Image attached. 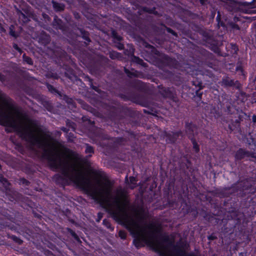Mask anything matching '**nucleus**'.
<instances>
[{
    "label": "nucleus",
    "mask_w": 256,
    "mask_h": 256,
    "mask_svg": "<svg viewBox=\"0 0 256 256\" xmlns=\"http://www.w3.org/2000/svg\"><path fill=\"white\" fill-rule=\"evenodd\" d=\"M252 6L250 2H238L234 0H230L224 4V7L230 12L240 11L246 12V8Z\"/></svg>",
    "instance_id": "f257e3e1"
},
{
    "label": "nucleus",
    "mask_w": 256,
    "mask_h": 256,
    "mask_svg": "<svg viewBox=\"0 0 256 256\" xmlns=\"http://www.w3.org/2000/svg\"><path fill=\"white\" fill-rule=\"evenodd\" d=\"M221 86L224 87H234L240 89L241 85L238 80L230 79L228 76L224 77L220 82Z\"/></svg>",
    "instance_id": "f03ea898"
},
{
    "label": "nucleus",
    "mask_w": 256,
    "mask_h": 256,
    "mask_svg": "<svg viewBox=\"0 0 256 256\" xmlns=\"http://www.w3.org/2000/svg\"><path fill=\"white\" fill-rule=\"evenodd\" d=\"M246 157L256 158V152L246 150L242 148H240L236 152L235 158L237 160H241Z\"/></svg>",
    "instance_id": "7ed1b4c3"
},
{
    "label": "nucleus",
    "mask_w": 256,
    "mask_h": 256,
    "mask_svg": "<svg viewBox=\"0 0 256 256\" xmlns=\"http://www.w3.org/2000/svg\"><path fill=\"white\" fill-rule=\"evenodd\" d=\"M186 131L190 139H191V138H196L198 134L196 127L191 123L188 122L186 124Z\"/></svg>",
    "instance_id": "20e7f679"
},
{
    "label": "nucleus",
    "mask_w": 256,
    "mask_h": 256,
    "mask_svg": "<svg viewBox=\"0 0 256 256\" xmlns=\"http://www.w3.org/2000/svg\"><path fill=\"white\" fill-rule=\"evenodd\" d=\"M204 40L211 44H215L216 42L212 32H202Z\"/></svg>",
    "instance_id": "39448f33"
},
{
    "label": "nucleus",
    "mask_w": 256,
    "mask_h": 256,
    "mask_svg": "<svg viewBox=\"0 0 256 256\" xmlns=\"http://www.w3.org/2000/svg\"><path fill=\"white\" fill-rule=\"evenodd\" d=\"M16 12L18 16V20L20 24H26L30 21L28 16L17 8H16Z\"/></svg>",
    "instance_id": "423d86ee"
},
{
    "label": "nucleus",
    "mask_w": 256,
    "mask_h": 256,
    "mask_svg": "<svg viewBox=\"0 0 256 256\" xmlns=\"http://www.w3.org/2000/svg\"><path fill=\"white\" fill-rule=\"evenodd\" d=\"M180 135L179 132H173L166 134V141L169 143H174Z\"/></svg>",
    "instance_id": "0eeeda50"
},
{
    "label": "nucleus",
    "mask_w": 256,
    "mask_h": 256,
    "mask_svg": "<svg viewBox=\"0 0 256 256\" xmlns=\"http://www.w3.org/2000/svg\"><path fill=\"white\" fill-rule=\"evenodd\" d=\"M52 7L56 12H63L65 8V4L62 3H59L56 1L52 2Z\"/></svg>",
    "instance_id": "6e6552de"
},
{
    "label": "nucleus",
    "mask_w": 256,
    "mask_h": 256,
    "mask_svg": "<svg viewBox=\"0 0 256 256\" xmlns=\"http://www.w3.org/2000/svg\"><path fill=\"white\" fill-rule=\"evenodd\" d=\"M132 70L133 72H130L128 69L124 68V72L130 78H132V76L140 78L142 76V72H138L134 70Z\"/></svg>",
    "instance_id": "1a4fd4ad"
},
{
    "label": "nucleus",
    "mask_w": 256,
    "mask_h": 256,
    "mask_svg": "<svg viewBox=\"0 0 256 256\" xmlns=\"http://www.w3.org/2000/svg\"><path fill=\"white\" fill-rule=\"evenodd\" d=\"M80 32V35L82 38L86 42L84 43L87 45L89 42H91V40L89 37V33L88 32L86 31L85 30L82 28H78Z\"/></svg>",
    "instance_id": "9d476101"
},
{
    "label": "nucleus",
    "mask_w": 256,
    "mask_h": 256,
    "mask_svg": "<svg viewBox=\"0 0 256 256\" xmlns=\"http://www.w3.org/2000/svg\"><path fill=\"white\" fill-rule=\"evenodd\" d=\"M53 25L56 26V28L60 30H64V28L62 21L60 19L58 18L56 16L53 22Z\"/></svg>",
    "instance_id": "9b49d317"
},
{
    "label": "nucleus",
    "mask_w": 256,
    "mask_h": 256,
    "mask_svg": "<svg viewBox=\"0 0 256 256\" xmlns=\"http://www.w3.org/2000/svg\"><path fill=\"white\" fill-rule=\"evenodd\" d=\"M132 60L133 62L139 64L144 67L147 66L146 64L142 60L136 56H133L132 58Z\"/></svg>",
    "instance_id": "f8f14e48"
},
{
    "label": "nucleus",
    "mask_w": 256,
    "mask_h": 256,
    "mask_svg": "<svg viewBox=\"0 0 256 256\" xmlns=\"http://www.w3.org/2000/svg\"><path fill=\"white\" fill-rule=\"evenodd\" d=\"M126 181H128V184H130V188L132 189L134 188L136 186V178L134 176H130V182H128L127 177L126 178Z\"/></svg>",
    "instance_id": "ddd939ff"
},
{
    "label": "nucleus",
    "mask_w": 256,
    "mask_h": 256,
    "mask_svg": "<svg viewBox=\"0 0 256 256\" xmlns=\"http://www.w3.org/2000/svg\"><path fill=\"white\" fill-rule=\"evenodd\" d=\"M0 182L2 184L3 186L6 190H8L9 188L8 187L10 185V183L8 182L6 178L2 176H0Z\"/></svg>",
    "instance_id": "4468645a"
},
{
    "label": "nucleus",
    "mask_w": 256,
    "mask_h": 256,
    "mask_svg": "<svg viewBox=\"0 0 256 256\" xmlns=\"http://www.w3.org/2000/svg\"><path fill=\"white\" fill-rule=\"evenodd\" d=\"M110 57L113 60L116 58H122V55L120 53L116 52H110Z\"/></svg>",
    "instance_id": "2eb2a0df"
},
{
    "label": "nucleus",
    "mask_w": 256,
    "mask_h": 256,
    "mask_svg": "<svg viewBox=\"0 0 256 256\" xmlns=\"http://www.w3.org/2000/svg\"><path fill=\"white\" fill-rule=\"evenodd\" d=\"M190 140L193 144V148L195 150V151L196 152H199L200 149H199V146L196 142V138H191Z\"/></svg>",
    "instance_id": "dca6fc26"
},
{
    "label": "nucleus",
    "mask_w": 256,
    "mask_h": 256,
    "mask_svg": "<svg viewBox=\"0 0 256 256\" xmlns=\"http://www.w3.org/2000/svg\"><path fill=\"white\" fill-rule=\"evenodd\" d=\"M86 148L85 150V152L86 154H90L88 156L90 157L92 156V154L94 152V148L88 144H86Z\"/></svg>",
    "instance_id": "f3484780"
},
{
    "label": "nucleus",
    "mask_w": 256,
    "mask_h": 256,
    "mask_svg": "<svg viewBox=\"0 0 256 256\" xmlns=\"http://www.w3.org/2000/svg\"><path fill=\"white\" fill-rule=\"evenodd\" d=\"M46 77L48 78H52L54 79H58L59 78V76L56 73L52 72H47L46 74Z\"/></svg>",
    "instance_id": "a211bd4d"
},
{
    "label": "nucleus",
    "mask_w": 256,
    "mask_h": 256,
    "mask_svg": "<svg viewBox=\"0 0 256 256\" xmlns=\"http://www.w3.org/2000/svg\"><path fill=\"white\" fill-rule=\"evenodd\" d=\"M22 58L24 62H26L28 64L30 65L33 64V62L32 58L26 55V54H24L22 56Z\"/></svg>",
    "instance_id": "6ab92c4d"
},
{
    "label": "nucleus",
    "mask_w": 256,
    "mask_h": 256,
    "mask_svg": "<svg viewBox=\"0 0 256 256\" xmlns=\"http://www.w3.org/2000/svg\"><path fill=\"white\" fill-rule=\"evenodd\" d=\"M112 38L114 40H117L118 42L121 41L122 39V37H121L120 36H119L118 34V33L114 30L112 31Z\"/></svg>",
    "instance_id": "aec40b11"
},
{
    "label": "nucleus",
    "mask_w": 256,
    "mask_h": 256,
    "mask_svg": "<svg viewBox=\"0 0 256 256\" xmlns=\"http://www.w3.org/2000/svg\"><path fill=\"white\" fill-rule=\"evenodd\" d=\"M9 30H10L9 34L11 36H12L15 38H17L18 36L16 34V32L14 30V26L13 25H11L10 26Z\"/></svg>",
    "instance_id": "412c9836"
},
{
    "label": "nucleus",
    "mask_w": 256,
    "mask_h": 256,
    "mask_svg": "<svg viewBox=\"0 0 256 256\" xmlns=\"http://www.w3.org/2000/svg\"><path fill=\"white\" fill-rule=\"evenodd\" d=\"M66 125L69 128H72L74 130H75L76 124L74 122L70 121V120H66Z\"/></svg>",
    "instance_id": "4be33fe9"
},
{
    "label": "nucleus",
    "mask_w": 256,
    "mask_h": 256,
    "mask_svg": "<svg viewBox=\"0 0 256 256\" xmlns=\"http://www.w3.org/2000/svg\"><path fill=\"white\" fill-rule=\"evenodd\" d=\"M193 85L195 86L196 87H198L199 90L202 89L203 86H202V83L198 80L193 81L192 82Z\"/></svg>",
    "instance_id": "5701e85b"
},
{
    "label": "nucleus",
    "mask_w": 256,
    "mask_h": 256,
    "mask_svg": "<svg viewBox=\"0 0 256 256\" xmlns=\"http://www.w3.org/2000/svg\"><path fill=\"white\" fill-rule=\"evenodd\" d=\"M229 25H230V27L232 29L237 30H240V27L238 26V24L234 23L233 22H230L229 23Z\"/></svg>",
    "instance_id": "b1692460"
},
{
    "label": "nucleus",
    "mask_w": 256,
    "mask_h": 256,
    "mask_svg": "<svg viewBox=\"0 0 256 256\" xmlns=\"http://www.w3.org/2000/svg\"><path fill=\"white\" fill-rule=\"evenodd\" d=\"M47 88H48V90L50 91H51L52 92H55L58 93V91L52 86L50 84H47Z\"/></svg>",
    "instance_id": "393cba45"
},
{
    "label": "nucleus",
    "mask_w": 256,
    "mask_h": 256,
    "mask_svg": "<svg viewBox=\"0 0 256 256\" xmlns=\"http://www.w3.org/2000/svg\"><path fill=\"white\" fill-rule=\"evenodd\" d=\"M120 237L122 239H125L126 236V232L124 230H120L118 232Z\"/></svg>",
    "instance_id": "a878e982"
},
{
    "label": "nucleus",
    "mask_w": 256,
    "mask_h": 256,
    "mask_svg": "<svg viewBox=\"0 0 256 256\" xmlns=\"http://www.w3.org/2000/svg\"><path fill=\"white\" fill-rule=\"evenodd\" d=\"M64 99L66 100V102L69 104H72V102H73V100L71 98H68L67 96L66 95H64Z\"/></svg>",
    "instance_id": "bb28decb"
},
{
    "label": "nucleus",
    "mask_w": 256,
    "mask_h": 256,
    "mask_svg": "<svg viewBox=\"0 0 256 256\" xmlns=\"http://www.w3.org/2000/svg\"><path fill=\"white\" fill-rule=\"evenodd\" d=\"M20 182L26 186H28L30 184V182L25 179L24 178H20Z\"/></svg>",
    "instance_id": "cd10ccee"
},
{
    "label": "nucleus",
    "mask_w": 256,
    "mask_h": 256,
    "mask_svg": "<svg viewBox=\"0 0 256 256\" xmlns=\"http://www.w3.org/2000/svg\"><path fill=\"white\" fill-rule=\"evenodd\" d=\"M12 238L14 242H16L18 244H21L22 242V240H21L20 238H18L16 236H12Z\"/></svg>",
    "instance_id": "c85d7f7f"
},
{
    "label": "nucleus",
    "mask_w": 256,
    "mask_h": 256,
    "mask_svg": "<svg viewBox=\"0 0 256 256\" xmlns=\"http://www.w3.org/2000/svg\"><path fill=\"white\" fill-rule=\"evenodd\" d=\"M166 30L168 32L172 34V35L174 36H178L177 34L170 28L166 27Z\"/></svg>",
    "instance_id": "c756f323"
},
{
    "label": "nucleus",
    "mask_w": 256,
    "mask_h": 256,
    "mask_svg": "<svg viewBox=\"0 0 256 256\" xmlns=\"http://www.w3.org/2000/svg\"><path fill=\"white\" fill-rule=\"evenodd\" d=\"M94 175L100 178L102 176V172L100 171H94L92 172Z\"/></svg>",
    "instance_id": "7c9ffc66"
},
{
    "label": "nucleus",
    "mask_w": 256,
    "mask_h": 256,
    "mask_svg": "<svg viewBox=\"0 0 256 256\" xmlns=\"http://www.w3.org/2000/svg\"><path fill=\"white\" fill-rule=\"evenodd\" d=\"M13 48L17 50L19 52H20V54H22V50L21 48H20L18 46L17 44H13Z\"/></svg>",
    "instance_id": "2f4dec72"
},
{
    "label": "nucleus",
    "mask_w": 256,
    "mask_h": 256,
    "mask_svg": "<svg viewBox=\"0 0 256 256\" xmlns=\"http://www.w3.org/2000/svg\"><path fill=\"white\" fill-rule=\"evenodd\" d=\"M29 16H30L36 22H38V19L37 18V16L36 15H35L33 14H29Z\"/></svg>",
    "instance_id": "473e14b6"
},
{
    "label": "nucleus",
    "mask_w": 256,
    "mask_h": 256,
    "mask_svg": "<svg viewBox=\"0 0 256 256\" xmlns=\"http://www.w3.org/2000/svg\"><path fill=\"white\" fill-rule=\"evenodd\" d=\"M103 223L106 226L111 230H112V228H111L110 227V224L109 223V222L106 220H103Z\"/></svg>",
    "instance_id": "72a5a7b5"
},
{
    "label": "nucleus",
    "mask_w": 256,
    "mask_h": 256,
    "mask_svg": "<svg viewBox=\"0 0 256 256\" xmlns=\"http://www.w3.org/2000/svg\"><path fill=\"white\" fill-rule=\"evenodd\" d=\"M116 47L119 49V50H123L124 48V46L123 44L120 43V42H118L117 44H116Z\"/></svg>",
    "instance_id": "f704fd0d"
},
{
    "label": "nucleus",
    "mask_w": 256,
    "mask_h": 256,
    "mask_svg": "<svg viewBox=\"0 0 256 256\" xmlns=\"http://www.w3.org/2000/svg\"><path fill=\"white\" fill-rule=\"evenodd\" d=\"M68 140L70 141H72L73 138H74V134H72V132H70L68 134Z\"/></svg>",
    "instance_id": "c9c22d12"
},
{
    "label": "nucleus",
    "mask_w": 256,
    "mask_h": 256,
    "mask_svg": "<svg viewBox=\"0 0 256 256\" xmlns=\"http://www.w3.org/2000/svg\"><path fill=\"white\" fill-rule=\"evenodd\" d=\"M6 80V76L2 73L0 72V81L2 82H4Z\"/></svg>",
    "instance_id": "e433bc0d"
},
{
    "label": "nucleus",
    "mask_w": 256,
    "mask_h": 256,
    "mask_svg": "<svg viewBox=\"0 0 256 256\" xmlns=\"http://www.w3.org/2000/svg\"><path fill=\"white\" fill-rule=\"evenodd\" d=\"M232 48L234 51V52H236L238 50V48L237 46L234 44H232Z\"/></svg>",
    "instance_id": "4c0bfd02"
},
{
    "label": "nucleus",
    "mask_w": 256,
    "mask_h": 256,
    "mask_svg": "<svg viewBox=\"0 0 256 256\" xmlns=\"http://www.w3.org/2000/svg\"><path fill=\"white\" fill-rule=\"evenodd\" d=\"M42 17L46 19V20H50V16L46 14H44V13H43L42 14Z\"/></svg>",
    "instance_id": "58836bf2"
},
{
    "label": "nucleus",
    "mask_w": 256,
    "mask_h": 256,
    "mask_svg": "<svg viewBox=\"0 0 256 256\" xmlns=\"http://www.w3.org/2000/svg\"><path fill=\"white\" fill-rule=\"evenodd\" d=\"M200 90H199V88H198V90H196V95L198 97H199L200 98H201V96H202V93L200 92Z\"/></svg>",
    "instance_id": "ea45409f"
},
{
    "label": "nucleus",
    "mask_w": 256,
    "mask_h": 256,
    "mask_svg": "<svg viewBox=\"0 0 256 256\" xmlns=\"http://www.w3.org/2000/svg\"><path fill=\"white\" fill-rule=\"evenodd\" d=\"M87 78H88V80L90 82V84H90V88H92V87H93L94 86L93 84H92V80L90 78H89V77H87Z\"/></svg>",
    "instance_id": "a19ab883"
},
{
    "label": "nucleus",
    "mask_w": 256,
    "mask_h": 256,
    "mask_svg": "<svg viewBox=\"0 0 256 256\" xmlns=\"http://www.w3.org/2000/svg\"><path fill=\"white\" fill-rule=\"evenodd\" d=\"M60 130H62L64 132H66V133L68 132V131L69 130L67 128H64V127H62L60 128Z\"/></svg>",
    "instance_id": "79ce46f5"
},
{
    "label": "nucleus",
    "mask_w": 256,
    "mask_h": 256,
    "mask_svg": "<svg viewBox=\"0 0 256 256\" xmlns=\"http://www.w3.org/2000/svg\"><path fill=\"white\" fill-rule=\"evenodd\" d=\"M92 88L95 91L97 92H99V88L97 86H94L93 87H92Z\"/></svg>",
    "instance_id": "37998d69"
},
{
    "label": "nucleus",
    "mask_w": 256,
    "mask_h": 256,
    "mask_svg": "<svg viewBox=\"0 0 256 256\" xmlns=\"http://www.w3.org/2000/svg\"><path fill=\"white\" fill-rule=\"evenodd\" d=\"M92 88L95 91L97 92H99V88L97 86H94L93 87H92Z\"/></svg>",
    "instance_id": "c03bdc74"
},
{
    "label": "nucleus",
    "mask_w": 256,
    "mask_h": 256,
    "mask_svg": "<svg viewBox=\"0 0 256 256\" xmlns=\"http://www.w3.org/2000/svg\"><path fill=\"white\" fill-rule=\"evenodd\" d=\"M252 122L256 123V115H254L252 117Z\"/></svg>",
    "instance_id": "a18cd8bd"
},
{
    "label": "nucleus",
    "mask_w": 256,
    "mask_h": 256,
    "mask_svg": "<svg viewBox=\"0 0 256 256\" xmlns=\"http://www.w3.org/2000/svg\"><path fill=\"white\" fill-rule=\"evenodd\" d=\"M162 58L165 59L166 60H168V57L164 54L162 56Z\"/></svg>",
    "instance_id": "49530a36"
},
{
    "label": "nucleus",
    "mask_w": 256,
    "mask_h": 256,
    "mask_svg": "<svg viewBox=\"0 0 256 256\" xmlns=\"http://www.w3.org/2000/svg\"><path fill=\"white\" fill-rule=\"evenodd\" d=\"M235 122L238 124V126H239V124L240 122V119H238L235 120Z\"/></svg>",
    "instance_id": "de8ad7c7"
},
{
    "label": "nucleus",
    "mask_w": 256,
    "mask_h": 256,
    "mask_svg": "<svg viewBox=\"0 0 256 256\" xmlns=\"http://www.w3.org/2000/svg\"><path fill=\"white\" fill-rule=\"evenodd\" d=\"M220 20V12H218V16H217V17H216V20H217L218 21H219V20Z\"/></svg>",
    "instance_id": "09e8293b"
},
{
    "label": "nucleus",
    "mask_w": 256,
    "mask_h": 256,
    "mask_svg": "<svg viewBox=\"0 0 256 256\" xmlns=\"http://www.w3.org/2000/svg\"><path fill=\"white\" fill-rule=\"evenodd\" d=\"M236 71L242 70V68H240V67L238 66V67L236 68Z\"/></svg>",
    "instance_id": "8fccbe9b"
},
{
    "label": "nucleus",
    "mask_w": 256,
    "mask_h": 256,
    "mask_svg": "<svg viewBox=\"0 0 256 256\" xmlns=\"http://www.w3.org/2000/svg\"><path fill=\"white\" fill-rule=\"evenodd\" d=\"M168 236L164 238V242H168Z\"/></svg>",
    "instance_id": "3c124183"
},
{
    "label": "nucleus",
    "mask_w": 256,
    "mask_h": 256,
    "mask_svg": "<svg viewBox=\"0 0 256 256\" xmlns=\"http://www.w3.org/2000/svg\"><path fill=\"white\" fill-rule=\"evenodd\" d=\"M155 54H158H158H159L160 52H159L156 51V53H155Z\"/></svg>",
    "instance_id": "603ef678"
},
{
    "label": "nucleus",
    "mask_w": 256,
    "mask_h": 256,
    "mask_svg": "<svg viewBox=\"0 0 256 256\" xmlns=\"http://www.w3.org/2000/svg\"><path fill=\"white\" fill-rule=\"evenodd\" d=\"M229 128L231 130H233L232 129L231 126L230 125H229Z\"/></svg>",
    "instance_id": "864d4df0"
},
{
    "label": "nucleus",
    "mask_w": 256,
    "mask_h": 256,
    "mask_svg": "<svg viewBox=\"0 0 256 256\" xmlns=\"http://www.w3.org/2000/svg\"><path fill=\"white\" fill-rule=\"evenodd\" d=\"M136 82H137L138 84H140V80H137V81H136Z\"/></svg>",
    "instance_id": "5fc2aeb1"
},
{
    "label": "nucleus",
    "mask_w": 256,
    "mask_h": 256,
    "mask_svg": "<svg viewBox=\"0 0 256 256\" xmlns=\"http://www.w3.org/2000/svg\"><path fill=\"white\" fill-rule=\"evenodd\" d=\"M6 130L7 132H11L10 130H8V129H6Z\"/></svg>",
    "instance_id": "6e6d98bb"
},
{
    "label": "nucleus",
    "mask_w": 256,
    "mask_h": 256,
    "mask_svg": "<svg viewBox=\"0 0 256 256\" xmlns=\"http://www.w3.org/2000/svg\"><path fill=\"white\" fill-rule=\"evenodd\" d=\"M255 102L256 103V100L255 101Z\"/></svg>",
    "instance_id": "4d7b16f0"
}]
</instances>
